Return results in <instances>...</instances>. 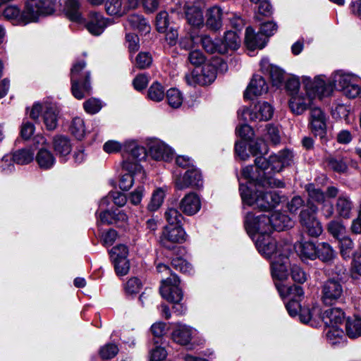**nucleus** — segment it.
<instances>
[{
	"label": "nucleus",
	"mask_w": 361,
	"mask_h": 361,
	"mask_svg": "<svg viewBox=\"0 0 361 361\" xmlns=\"http://www.w3.org/2000/svg\"><path fill=\"white\" fill-rule=\"evenodd\" d=\"M116 274L119 276H126L130 270V262L128 259H111Z\"/></svg>",
	"instance_id": "57"
},
{
	"label": "nucleus",
	"mask_w": 361,
	"mask_h": 361,
	"mask_svg": "<svg viewBox=\"0 0 361 361\" xmlns=\"http://www.w3.org/2000/svg\"><path fill=\"white\" fill-rule=\"evenodd\" d=\"M200 40L203 49L207 52L210 54H226V48L224 45H221L219 39L213 40L212 37L207 35H204L201 36Z\"/></svg>",
	"instance_id": "37"
},
{
	"label": "nucleus",
	"mask_w": 361,
	"mask_h": 361,
	"mask_svg": "<svg viewBox=\"0 0 361 361\" xmlns=\"http://www.w3.org/2000/svg\"><path fill=\"white\" fill-rule=\"evenodd\" d=\"M107 25L106 20L102 14L92 12L90 14L89 20L86 23L87 30L92 35H101Z\"/></svg>",
	"instance_id": "29"
},
{
	"label": "nucleus",
	"mask_w": 361,
	"mask_h": 361,
	"mask_svg": "<svg viewBox=\"0 0 361 361\" xmlns=\"http://www.w3.org/2000/svg\"><path fill=\"white\" fill-rule=\"evenodd\" d=\"M142 287L141 281L137 277H132L124 285V290L128 295L137 294Z\"/></svg>",
	"instance_id": "52"
},
{
	"label": "nucleus",
	"mask_w": 361,
	"mask_h": 361,
	"mask_svg": "<svg viewBox=\"0 0 361 361\" xmlns=\"http://www.w3.org/2000/svg\"><path fill=\"white\" fill-rule=\"evenodd\" d=\"M270 226L271 231H283L291 228L293 226V222L291 219L285 214L279 212H275L269 216Z\"/></svg>",
	"instance_id": "31"
},
{
	"label": "nucleus",
	"mask_w": 361,
	"mask_h": 361,
	"mask_svg": "<svg viewBox=\"0 0 361 361\" xmlns=\"http://www.w3.org/2000/svg\"><path fill=\"white\" fill-rule=\"evenodd\" d=\"M85 65L83 61H77L73 64L71 71V91L73 95L78 99H82L91 91L90 73L88 71L82 73Z\"/></svg>",
	"instance_id": "5"
},
{
	"label": "nucleus",
	"mask_w": 361,
	"mask_h": 361,
	"mask_svg": "<svg viewBox=\"0 0 361 361\" xmlns=\"http://www.w3.org/2000/svg\"><path fill=\"white\" fill-rule=\"evenodd\" d=\"M290 275L293 280L298 283H303L307 279L306 273L296 264H293L290 267Z\"/></svg>",
	"instance_id": "61"
},
{
	"label": "nucleus",
	"mask_w": 361,
	"mask_h": 361,
	"mask_svg": "<svg viewBox=\"0 0 361 361\" xmlns=\"http://www.w3.org/2000/svg\"><path fill=\"white\" fill-rule=\"evenodd\" d=\"M118 352V347L114 344L109 343L101 348L99 355L104 360H110L116 356Z\"/></svg>",
	"instance_id": "60"
},
{
	"label": "nucleus",
	"mask_w": 361,
	"mask_h": 361,
	"mask_svg": "<svg viewBox=\"0 0 361 361\" xmlns=\"http://www.w3.org/2000/svg\"><path fill=\"white\" fill-rule=\"evenodd\" d=\"M310 126L312 132L315 135L322 137L326 132V116L319 108L310 109Z\"/></svg>",
	"instance_id": "19"
},
{
	"label": "nucleus",
	"mask_w": 361,
	"mask_h": 361,
	"mask_svg": "<svg viewBox=\"0 0 361 361\" xmlns=\"http://www.w3.org/2000/svg\"><path fill=\"white\" fill-rule=\"evenodd\" d=\"M53 147L62 161H66V157L72 150L70 140L63 135H56L53 138Z\"/></svg>",
	"instance_id": "27"
},
{
	"label": "nucleus",
	"mask_w": 361,
	"mask_h": 361,
	"mask_svg": "<svg viewBox=\"0 0 361 361\" xmlns=\"http://www.w3.org/2000/svg\"><path fill=\"white\" fill-rule=\"evenodd\" d=\"M165 197V191L162 188H157L152 193L148 209L150 211L157 210L162 204Z\"/></svg>",
	"instance_id": "50"
},
{
	"label": "nucleus",
	"mask_w": 361,
	"mask_h": 361,
	"mask_svg": "<svg viewBox=\"0 0 361 361\" xmlns=\"http://www.w3.org/2000/svg\"><path fill=\"white\" fill-rule=\"evenodd\" d=\"M255 246L258 252L266 258H276L290 255L293 245L287 241H276L270 233L259 235L255 238Z\"/></svg>",
	"instance_id": "3"
},
{
	"label": "nucleus",
	"mask_w": 361,
	"mask_h": 361,
	"mask_svg": "<svg viewBox=\"0 0 361 361\" xmlns=\"http://www.w3.org/2000/svg\"><path fill=\"white\" fill-rule=\"evenodd\" d=\"M244 224L247 233L252 239L259 235H267L271 232L269 216L266 214L255 216L249 212L245 217Z\"/></svg>",
	"instance_id": "6"
},
{
	"label": "nucleus",
	"mask_w": 361,
	"mask_h": 361,
	"mask_svg": "<svg viewBox=\"0 0 361 361\" xmlns=\"http://www.w3.org/2000/svg\"><path fill=\"white\" fill-rule=\"evenodd\" d=\"M165 94L164 87L157 82H153L147 91L148 98L157 102L161 101Z\"/></svg>",
	"instance_id": "47"
},
{
	"label": "nucleus",
	"mask_w": 361,
	"mask_h": 361,
	"mask_svg": "<svg viewBox=\"0 0 361 361\" xmlns=\"http://www.w3.org/2000/svg\"><path fill=\"white\" fill-rule=\"evenodd\" d=\"M127 200L128 197L123 192L112 191L100 200L99 207V208H107L111 201L116 206L121 207L126 204Z\"/></svg>",
	"instance_id": "36"
},
{
	"label": "nucleus",
	"mask_w": 361,
	"mask_h": 361,
	"mask_svg": "<svg viewBox=\"0 0 361 361\" xmlns=\"http://www.w3.org/2000/svg\"><path fill=\"white\" fill-rule=\"evenodd\" d=\"M260 66L263 72L269 73L273 85L279 87L285 80L286 73L279 67L271 64L268 59H262Z\"/></svg>",
	"instance_id": "22"
},
{
	"label": "nucleus",
	"mask_w": 361,
	"mask_h": 361,
	"mask_svg": "<svg viewBox=\"0 0 361 361\" xmlns=\"http://www.w3.org/2000/svg\"><path fill=\"white\" fill-rule=\"evenodd\" d=\"M203 185V180L200 171L194 166L188 169L183 176L175 177V186L178 190H184L189 187L201 188Z\"/></svg>",
	"instance_id": "12"
},
{
	"label": "nucleus",
	"mask_w": 361,
	"mask_h": 361,
	"mask_svg": "<svg viewBox=\"0 0 361 361\" xmlns=\"http://www.w3.org/2000/svg\"><path fill=\"white\" fill-rule=\"evenodd\" d=\"M85 111L90 114H94L100 111L102 104L100 100L95 98H90L83 104Z\"/></svg>",
	"instance_id": "59"
},
{
	"label": "nucleus",
	"mask_w": 361,
	"mask_h": 361,
	"mask_svg": "<svg viewBox=\"0 0 361 361\" xmlns=\"http://www.w3.org/2000/svg\"><path fill=\"white\" fill-rule=\"evenodd\" d=\"M325 164L326 166L338 173H345L348 170L349 160L342 157L329 156L326 158Z\"/></svg>",
	"instance_id": "35"
},
{
	"label": "nucleus",
	"mask_w": 361,
	"mask_h": 361,
	"mask_svg": "<svg viewBox=\"0 0 361 361\" xmlns=\"http://www.w3.org/2000/svg\"><path fill=\"white\" fill-rule=\"evenodd\" d=\"M221 45H224L226 48V53L228 49L236 50L241 44L240 37L237 31H227L224 33V40L220 41Z\"/></svg>",
	"instance_id": "39"
},
{
	"label": "nucleus",
	"mask_w": 361,
	"mask_h": 361,
	"mask_svg": "<svg viewBox=\"0 0 361 361\" xmlns=\"http://www.w3.org/2000/svg\"><path fill=\"white\" fill-rule=\"evenodd\" d=\"M27 3H34L33 4H35L30 11L33 23L37 22L39 16L52 14L55 11L57 4L56 0H30Z\"/></svg>",
	"instance_id": "17"
},
{
	"label": "nucleus",
	"mask_w": 361,
	"mask_h": 361,
	"mask_svg": "<svg viewBox=\"0 0 361 361\" xmlns=\"http://www.w3.org/2000/svg\"><path fill=\"white\" fill-rule=\"evenodd\" d=\"M317 247L312 242H304L300 244L298 252L302 258L314 259L317 255Z\"/></svg>",
	"instance_id": "45"
},
{
	"label": "nucleus",
	"mask_w": 361,
	"mask_h": 361,
	"mask_svg": "<svg viewBox=\"0 0 361 361\" xmlns=\"http://www.w3.org/2000/svg\"><path fill=\"white\" fill-rule=\"evenodd\" d=\"M106 12L111 16H122L125 11L122 8L121 0H108L105 4Z\"/></svg>",
	"instance_id": "53"
},
{
	"label": "nucleus",
	"mask_w": 361,
	"mask_h": 361,
	"mask_svg": "<svg viewBox=\"0 0 361 361\" xmlns=\"http://www.w3.org/2000/svg\"><path fill=\"white\" fill-rule=\"evenodd\" d=\"M308 195L309 201L314 202L320 204L322 214L326 219H330L334 215L332 202L326 198L325 193L313 184H307L305 187Z\"/></svg>",
	"instance_id": "10"
},
{
	"label": "nucleus",
	"mask_w": 361,
	"mask_h": 361,
	"mask_svg": "<svg viewBox=\"0 0 361 361\" xmlns=\"http://www.w3.org/2000/svg\"><path fill=\"white\" fill-rule=\"evenodd\" d=\"M326 331V339L332 345L340 343L343 339V331L338 326H327Z\"/></svg>",
	"instance_id": "48"
},
{
	"label": "nucleus",
	"mask_w": 361,
	"mask_h": 361,
	"mask_svg": "<svg viewBox=\"0 0 361 361\" xmlns=\"http://www.w3.org/2000/svg\"><path fill=\"white\" fill-rule=\"evenodd\" d=\"M123 154H128L135 160L133 163L137 164V161H141L145 158L147 153L145 147L138 145L136 141L127 140L124 142Z\"/></svg>",
	"instance_id": "32"
},
{
	"label": "nucleus",
	"mask_w": 361,
	"mask_h": 361,
	"mask_svg": "<svg viewBox=\"0 0 361 361\" xmlns=\"http://www.w3.org/2000/svg\"><path fill=\"white\" fill-rule=\"evenodd\" d=\"M13 157L15 163L18 164H28L34 159V152L29 148H23L16 151Z\"/></svg>",
	"instance_id": "43"
},
{
	"label": "nucleus",
	"mask_w": 361,
	"mask_h": 361,
	"mask_svg": "<svg viewBox=\"0 0 361 361\" xmlns=\"http://www.w3.org/2000/svg\"><path fill=\"white\" fill-rule=\"evenodd\" d=\"M70 131L77 139L82 140L86 133L83 119L80 117L73 118L70 126Z\"/></svg>",
	"instance_id": "44"
},
{
	"label": "nucleus",
	"mask_w": 361,
	"mask_h": 361,
	"mask_svg": "<svg viewBox=\"0 0 361 361\" xmlns=\"http://www.w3.org/2000/svg\"><path fill=\"white\" fill-rule=\"evenodd\" d=\"M216 75V68L210 63H204L200 73V85H207L214 81Z\"/></svg>",
	"instance_id": "41"
},
{
	"label": "nucleus",
	"mask_w": 361,
	"mask_h": 361,
	"mask_svg": "<svg viewBox=\"0 0 361 361\" xmlns=\"http://www.w3.org/2000/svg\"><path fill=\"white\" fill-rule=\"evenodd\" d=\"M123 168L127 171L122 175L119 180V187L123 190H128L132 187L135 177L140 176L143 178L145 176L142 168L137 163H130L128 160L123 161Z\"/></svg>",
	"instance_id": "14"
},
{
	"label": "nucleus",
	"mask_w": 361,
	"mask_h": 361,
	"mask_svg": "<svg viewBox=\"0 0 361 361\" xmlns=\"http://www.w3.org/2000/svg\"><path fill=\"white\" fill-rule=\"evenodd\" d=\"M250 151L254 156L262 155L268 152V147L264 141L260 140L250 145ZM293 161V152L284 149L270 156L269 160L262 156L257 157L255 161L257 175L254 172L253 166L243 168L242 175L249 181L247 185H239L243 204L262 211L269 210L279 204L280 195L275 191H267L266 188H283L284 183L269 174L271 172H280Z\"/></svg>",
	"instance_id": "1"
},
{
	"label": "nucleus",
	"mask_w": 361,
	"mask_h": 361,
	"mask_svg": "<svg viewBox=\"0 0 361 361\" xmlns=\"http://www.w3.org/2000/svg\"><path fill=\"white\" fill-rule=\"evenodd\" d=\"M152 63V57L149 52H140L135 58V66L140 69H145L150 66Z\"/></svg>",
	"instance_id": "55"
},
{
	"label": "nucleus",
	"mask_w": 361,
	"mask_h": 361,
	"mask_svg": "<svg viewBox=\"0 0 361 361\" xmlns=\"http://www.w3.org/2000/svg\"><path fill=\"white\" fill-rule=\"evenodd\" d=\"M273 107L266 102H259L252 109H244L242 112L245 121H268L273 115Z\"/></svg>",
	"instance_id": "15"
},
{
	"label": "nucleus",
	"mask_w": 361,
	"mask_h": 361,
	"mask_svg": "<svg viewBox=\"0 0 361 361\" xmlns=\"http://www.w3.org/2000/svg\"><path fill=\"white\" fill-rule=\"evenodd\" d=\"M193 333V329L189 326L176 324L171 334V338L174 342L185 345L190 343Z\"/></svg>",
	"instance_id": "25"
},
{
	"label": "nucleus",
	"mask_w": 361,
	"mask_h": 361,
	"mask_svg": "<svg viewBox=\"0 0 361 361\" xmlns=\"http://www.w3.org/2000/svg\"><path fill=\"white\" fill-rule=\"evenodd\" d=\"M345 333L350 338L361 336V317L357 315L348 317L345 322Z\"/></svg>",
	"instance_id": "38"
},
{
	"label": "nucleus",
	"mask_w": 361,
	"mask_h": 361,
	"mask_svg": "<svg viewBox=\"0 0 361 361\" xmlns=\"http://www.w3.org/2000/svg\"><path fill=\"white\" fill-rule=\"evenodd\" d=\"M328 231L336 238H339L344 233L345 227L343 224L336 220L331 221L327 226Z\"/></svg>",
	"instance_id": "62"
},
{
	"label": "nucleus",
	"mask_w": 361,
	"mask_h": 361,
	"mask_svg": "<svg viewBox=\"0 0 361 361\" xmlns=\"http://www.w3.org/2000/svg\"><path fill=\"white\" fill-rule=\"evenodd\" d=\"M276 287L282 298H290V300H299L304 294L300 286H287L281 283H275Z\"/></svg>",
	"instance_id": "33"
},
{
	"label": "nucleus",
	"mask_w": 361,
	"mask_h": 361,
	"mask_svg": "<svg viewBox=\"0 0 361 361\" xmlns=\"http://www.w3.org/2000/svg\"><path fill=\"white\" fill-rule=\"evenodd\" d=\"M343 287L341 282L331 279L322 286V300L325 305H331L343 298Z\"/></svg>",
	"instance_id": "11"
},
{
	"label": "nucleus",
	"mask_w": 361,
	"mask_h": 361,
	"mask_svg": "<svg viewBox=\"0 0 361 361\" xmlns=\"http://www.w3.org/2000/svg\"><path fill=\"white\" fill-rule=\"evenodd\" d=\"M80 3L78 0H67L64 8L66 16L71 20L77 23L83 22L79 11Z\"/></svg>",
	"instance_id": "40"
},
{
	"label": "nucleus",
	"mask_w": 361,
	"mask_h": 361,
	"mask_svg": "<svg viewBox=\"0 0 361 361\" xmlns=\"http://www.w3.org/2000/svg\"><path fill=\"white\" fill-rule=\"evenodd\" d=\"M289 256L290 255H287L286 256L274 258L271 262L272 278L275 281H279V283L286 280L288 277Z\"/></svg>",
	"instance_id": "18"
},
{
	"label": "nucleus",
	"mask_w": 361,
	"mask_h": 361,
	"mask_svg": "<svg viewBox=\"0 0 361 361\" xmlns=\"http://www.w3.org/2000/svg\"><path fill=\"white\" fill-rule=\"evenodd\" d=\"M171 265L176 270L185 274H190L192 271V265L181 257L173 258L171 261Z\"/></svg>",
	"instance_id": "58"
},
{
	"label": "nucleus",
	"mask_w": 361,
	"mask_h": 361,
	"mask_svg": "<svg viewBox=\"0 0 361 361\" xmlns=\"http://www.w3.org/2000/svg\"><path fill=\"white\" fill-rule=\"evenodd\" d=\"M223 12L221 8L213 6L207 12L206 25L211 30H217L222 26Z\"/></svg>",
	"instance_id": "34"
},
{
	"label": "nucleus",
	"mask_w": 361,
	"mask_h": 361,
	"mask_svg": "<svg viewBox=\"0 0 361 361\" xmlns=\"http://www.w3.org/2000/svg\"><path fill=\"white\" fill-rule=\"evenodd\" d=\"M179 208L186 215L192 216L197 213L201 208V201L195 192L186 194L179 203Z\"/></svg>",
	"instance_id": "20"
},
{
	"label": "nucleus",
	"mask_w": 361,
	"mask_h": 361,
	"mask_svg": "<svg viewBox=\"0 0 361 361\" xmlns=\"http://www.w3.org/2000/svg\"><path fill=\"white\" fill-rule=\"evenodd\" d=\"M156 27L159 32H166V29L169 25V17L166 11H160L156 17Z\"/></svg>",
	"instance_id": "56"
},
{
	"label": "nucleus",
	"mask_w": 361,
	"mask_h": 361,
	"mask_svg": "<svg viewBox=\"0 0 361 361\" xmlns=\"http://www.w3.org/2000/svg\"><path fill=\"white\" fill-rule=\"evenodd\" d=\"M33 4L27 2L23 11H20L16 6H8L4 11V16L16 25H25L33 23V18L30 15V11L35 5Z\"/></svg>",
	"instance_id": "9"
},
{
	"label": "nucleus",
	"mask_w": 361,
	"mask_h": 361,
	"mask_svg": "<svg viewBox=\"0 0 361 361\" xmlns=\"http://www.w3.org/2000/svg\"><path fill=\"white\" fill-rule=\"evenodd\" d=\"M111 259H128V248L123 244L114 246L109 250Z\"/></svg>",
	"instance_id": "54"
},
{
	"label": "nucleus",
	"mask_w": 361,
	"mask_h": 361,
	"mask_svg": "<svg viewBox=\"0 0 361 361\" xmlns=\"http://www.w3.org/2000/svg\"><path fill=\"white\" fill-rule=\"evenodd\" d=\"M204 4L202 1H196L187 4L185 7V14L188 23L194 27H200L204 24L203 12Z\"/></svg>",
	"instance_id": "16"
},
{
	"label": "nucleus",
	"mask_w": 361,
	"mask_h": 361,
	"mask_svg": "<svg viewBox=\"0 0 361 361\" xmlns=\"http://www.w3.org/2000/svg\"><path fill=\"white\" fill-rule=\"evenodd\" d=\"M167 356V352L164 348L155 346L149 351V361H161Z\"/></svg>",
	"instance_id": "64"
},
{
	"label": "nucleus",
	"mask_w": 361,
	"mask_h": 361,
	"mask_svg": "<svg viewBox=\"0 0 361 361\" xmlns=\"http://www.w3.org/2000/svg\"><path fill=\"white\" fill-rule=\"evenodd\" d=\"M245 43L250 50L261 49L265 47L267 39L259 32L256 34L252 27H248L245 31Z\"/></svg>",
	"instance_id": "30"
},
{
	"label": "nucleus",
	"mask_w": 361,
	"mask_h": 361,
	"mask_svg": "<svg viewBox=\"0 0 361 361\" xmlns=\"http://www.w3.org/2000/svg\"><path fill=\"white\" fill-rule=\"evenodd\" d=\"M321 319L326 326H338L345 319V313L338 307L326 310L321 314Z\"/></svg>",
	"instance_id": "26"
},
{
	"label": "nucleus",
	"mask_w": 361,
	"mask_h": 361,
	"mask_svg": "<svg viewBox=\"0 0 361 361\" xmlns=\"http://www.w3.org/2000/svg\"><path fill=\"white\" fill-rule=\"evenodd\" d=\"M186 240V233L180 226H166L159 242L165 247L171 249L174 243H182Z\"/></svg>",
	"instance_id": "13"
},
{
	"label": "nucleus",
	"mask_w": 361,
	"mask_h": 361,
	"mask_svg": "<svg viewBox=\"0 0 361 361\" xmlns=\"http://www.w3.org/2000/svg\"><path fill=\"white\" fill-rule=\"evenodd\" d=\"M150 156L155 160L170 161L173 156L172 149L159 140L152 141L149 144Z\"/></svg>",
	"instance_id": "21"
},
{
	"label": "nucleus",
	"mask_w": 361,
	"mask_h": 361,
	"mask_svg": "<svg viewBox=\"0 0 361 361\" xmlns=\"http://www.w3.org/2000/svg\"><path fill=\"white\" fill-rule=\"evenodd\" d=\"M34 145L38 149L35 156V160L41 169L48 170L56 164V158L54 154L47 148L49 145L45 137L37 135L34 138Z\"/></svg>",
	"instance_id": "8"
},
{
	"label": "nucleus",
	"mask_w": 361,
	"mask_h": 361,
	"mask_svg": "<svg viewBox=\"0 0 361 361\" xmlns=\"http://www.w3.org/2000/svg\"><path fill=\"white\" fill-rule=\"evenodd\" d=\"M268 87L265 80L260 75H255L247 87L244 97L252 99L267 92Z\"/></svg>",
	"instance_id": "24"
},
{
	"label": "nucleus",
	"mask_w": 361,
	"mask_h": 361,
	"mask_svg": "<svg viewBox=\"0 0 361 361\" xmlns=\"http://www.w3.org/2000/svg\"><path fill=\"white\" fill-rule=\"evenodd\" d=\"M317 211V207L312 205L303 209L299 216L302 229L312 237H317L323 231L322 224L316 217Z\"/></svg>",
	"instance_id": "7"
},
{
	"label": "nucleus",
	"mask_w": 361,
	"mask_h": 361,
	"mask_svg": "<svg viewBox=\"0 0 361 361\" xmlns=\"http://www.w3.org/2000/svg\"><path fill=\"white\" fill-rule=\"evenodd\" d=\"M103 149L108 154L117 153L118 152H124V142L121 143L116 140H109L103 146Z\"/></svg>",
	"instance_id": "63"
},
{
	"label": "nucleus",
	"mask_w": 361,
	"mask_h": 361,
	"mask_svg": "<svg viewBox=\"0 0 361 361\" xmlns=\"http://www.w3.org/2000/svg\"><path fill=\"white\" fill-rule=\"evenodd\" d=\"M59 111L52 104H44V112L42 114L43 123L46 128L49 130H53L58 126Z\"/></svg>",
	"instance_id": "28"
},
{
	"label": "nucleus",
	"mask_w": 361,
	"mask_h": 361,
	"mask_svg": "<svg viewBox=\"0 0 361 361\" xmlns=\"http://www.w3.org/2000/svg\"><path fill=\"white\" fill-rule=\"evenodd\" d=\"M353 207V202L348 194L343 192L338 195L335 208L339 217L345 219H350L352 216Z\"/></svg>",
	"instance_id": "23"
},
{
	"label": "nucleus",
	"mask_w": 361,
	"mask_h": 361,
	"mask_svg": "<svg viewBox=\"0 0 361 361\" xmlns=\"http://www.w3.org/2000/svg\"><path fill=\"white\" fill-rule=\"evenodd\" d=\"M165 217L169 223L168 226H180L183 219L182 214L175 208H168L165 212Z\"/></svg>",
	"instance_id": "51"
},
{
	"label": "nucleus",
	"mask_w": 361,
	"mask_h": 361,
	"mask_svg": "<svg viewBox=\"0 0 361 361\" xmlns=\"http://www.w3.org/2000/svg\"><path fill=\"white\" fill-rule=\"evenodd\" d=\"M166 99L170 106L174 109L180 107L183 97L181 92L176 88H171L166 93Z\"/></svg>",
	"instance_id": "46"
},
{
	"label": "nucleus",
	"mask_w": 361,
	"mask_h": 361,
	"mask_svg": "<svg viewBox=\"0 0 361 361\" xmlns=\"http://www.w3.org/2000/svg\"><path fill=\"white\" fill-rule=\"evenodd\" d=\"M157 270L162 274L161 285L159 288L163 298L173 303L179 302L183 298V292L179 288V279L171 273L170 268L164 264H158Z\"/></svg>",
	"instance_id": "4"
},
{
	"label": "nucleus",
	"mask_w": 361,
	"mask_h": 361,
	"mask_svg": "<svg viewBox=\"0 0 361 361\" xmlns=\"http://www.w3.org/2000/svg\"><path fill=\"white\" fill-rule=\"evenodd\" d=\"M303 82L305 92L300 91L292 95L289 100V107L295 115H301L310 108L314 97H328L333 92L332 85L326 84L322 76L316 77L314 80L310 78H305Z\"/></svg>",
	"instance_id": "2"
},
{
	"label": "nucleus",
	"mask_w": 361,
	"mask_h": 361,
	"mask_svg": "<svg viewBox=\"0 0 361 361\" xmlns=\"http://www.w3.org/2000/svg\"><path fill=\"white\" fill-rule=\"evenodd\" d=\"M128 25L135 30L140 32L148 33L150 31V25L142 16L132 14L128 18Z\"/></svg>",
	"instance_id": "42"
},
{
	"label": "nucleus",
	"mask_w": 361,
	"mask_h": 361,
	"mask_svg": "<svg viewBox=\"0 0 361 361\" xmlns=\"http://www.w3.org/2000/svg\"><path fill=\"white\" fill-rule=\"evenodd\" d=\"M317 257L322 259L323 262H329L332 260L335 257V252L331 247L326 243H323L317 247Z\"/></svg>",
	"instance_id": "49"
}]
</instances>
